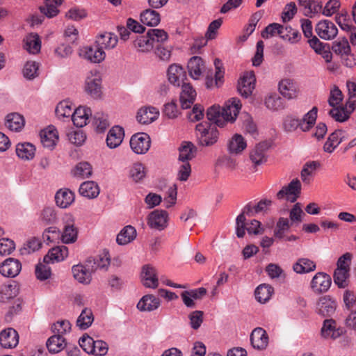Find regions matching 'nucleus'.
Listing matches in <instances>:
<instances>
[{"label": "nucleus", "mask_w": 356, "mask_h": 356, "mask_svg": "<svg viewBox=\"0 0 356 356\" xmlns=\"http://www.w3.org/2000/svg\"><path fill=\"white\" fill-rule=\"evenodd\" d=\"M265 104L268 108L273 111L280 110L284 107L283 98L277 94L268 96L265 100Z\"/></svg>", "instance_id": "54"}, {"label": "nucleus", "mask_w": 356, "mask_h": 356, "mask_svg": "<svg viewBox=\"0 0 356 356\" xmlns=\"http://www.w3.org/2000/svg\"><path fill=\"white\" fill-rule=\"evenodd\" d=\"M273 291V289L268 284H261L255 290V298L259 302L264 303L268 301Z\"/></svg>", "instance_id": "50"}, {"label": "nucleus", "mask_w": 356, "mask_h": 356, "mask_svg": "<svg viewBox=\"0 0 356 356\" xmlns=\"http://www.w3.org/2000/svg\"><path fill=\"white\" fill-rule=\"evenodd\" d=\"M161 304L159 298L153 295L144 296L137 304V308L141 312H152L156 309Z\"/></svg>", "instance_id": "29"}, {"label": "nucleus", "mask_w": 356, "mask_h": 356, "mask_svg": "<svg viewBox=\"0 0 356 356\" xmlns=\"http://www.w3.org/2000/svg\"><path fill=\"white\" fill-rule=\"evenodd\" d=\"M93 124L97 132H104L109 127L108 115L102 112H97L93 117Z\"/></svg>", "instance_id": "53"}, {"label": "nucleus", "mask_w": 356, "mask_h": 356, "mask_svg": "<svg viewBox=\"0 0 356 356\" xmlns=\"http://www.w3.org/2000/svg\"><path fill=\"white\" fill-rule=\"evenodd\" d=\"M92 115L90 108L79 106L72 113V120L77 127H83L86 125L89 115Z\"/></svg>", "instance_id": "30"}, {"label": "nucleus", "mask_w": 356, "mask_h": 356, "mask_svg": "<svg viewBox=\"0 0 356 356\" xmlns=\"http://www.w3.org/2000/svg\"><path fill=\"white\" fill-rule=\"evenodd\" d=\"M179 160L182 162H188L195 156L196 147L191 142H184L179 147Z\"/></svg>", "instance_id": "43"}, {"label": "nucleus", "mask_w": 356, "mask_h": 356, "mask_svg": "<svg viewBox=\"0 0 356 356\" xmlns=\"http://www.w3.org/2000/svg\"><path fill=\"white\" fill-rule=\"evenodd\" d=\"M68 255V249L65 245L52 248L44 257L43 262L45 264L63 261Z\"/></svg>", "instance_id": "25"}, {"label": "nucleus", "mask_w": 356, "mask_h": 356, "mask_svg": "<svg viewBox=\"0 0 356 356\" xmlns=\"http://www.w3.org/2000/svg\"><path fill=\"white\" fill-rule=\"evenodd\" d=\"M270 147V143L263 141L257 144L250 152V159L255 166L261 165L266 162V152Z\"/></svg>", "instance_id": "11"}, {"label": "nucleus", "mask_w": 356, "mask_h": 356, "mask_svg": "<svg viewBox=\"0 0 356 356\" xmlns=\"http://www.w3.org/2000/svg\"><path fill=\"white\" fill-rule=\"evenodd\" d=\"M79 191L81 195L92 199L97 197L99 188L95 181H87L81 184Z\"/></svg>", "instance_id": "36"}, {"label": "nucleus", "mask_w": 356, "mask_h": 356, "mask_svg": "<svg viewBox=\"0 0 356 356\" xmlns=\"http://www.w3.org/2000/svg\"><path fill=\"white\" fill-rule=\"evenodd\" d=\"M159 115V113L156 108L143 107L138 111L136 118L139 123L147 124L156 120Z\"/></svg>", "instance_id": "28"}, {"label": "nucleus", "mask_w": 356, "mask_h": 356, "mask_svg": "<svg viewBox=\"0 0 356 356\" xmlns=\"http://www.w3.org/2000/svg\"><path fill=\"white\" fill-rule=\"evenodd\" d=\"M39 220L45 225L57 223L58 218L55 207L54 206L44 207L40 213Z\"/></svg>", "instance_id": "31"}, {"label": "nucleus", "mask_w": 356, "mask_h": 356, "mask_svg": "<svg viewBox=\"0 0 356 356\" xmlns=\"http://www.w3.org/2000/svg\"><path fill=\"white\" fill-rule=\"evenodd\" d=\"M85 91L93 99H99L102 97V79L99 75L88 76L85 82Z\"/></svg>", "instance_id": "10"}, {"label": "nucleus", "mask_w": 356, "mask_h": 356, "mask_svg": "<svg viewBox=\"0 0 356 356\" xmlns=\"http://www.w3.org/2000/svg\"><path fill=\"white\" fill-rule=\"evenodd\" d=\"M321 167V163L318 161L306 162L301 170V179L304 183L309 184V176L314 175V172Z\"/></svg>", "instance_id": "45"}, {"label": "nucleus", "mask_w": 356, "mask_h": 356, "mask_svg": "<svg viewBox=\"0 0 356 356\" xmlns=\"http://www.w3.org/2000/svg\"><path fill=\"white\" fill-rule=\"evenodd\" d=\"M148 35L150 38L153 49L159 44H164L168 39V34L163 29H152L148 31Z\"/></svg>", "instance_id": "47"}, {"label": "nucleus", "mask_w": 356, "mask_h": 356, "mask_svg": "<svg viewBox=\"0 0 356 356\" xmlns=\"http://www.w3.org/2000/svg\"><path fill=\"white\" fill-rule=\"evenodd\" d=\"M168 77L172 84L179 86L186 79V73L181 65L172 64L168 69Z\"/></svg>", "instance_id": "22"}, {"label": "nucleus", "mask_w": 356, "mask_h": 356, "mask_svg": "<svg viewBox=\"0 0 356 356\" xmlns=\"http://www.w3.org/2000/svg\"><path fill=\"white\" fill-rule=\"evenodd\" d=\"M58 140V131L54 126H49L40 132V140L44 147L54 148Z\"/></svg>", "instance_id": "24"}, {"label": "nucleus", "mask_w": 356, "mask_h": 356, "mask_svg": "<svg viewBox=\"0 0 356 356\" xmlns=\"http://www.w3.org/2000/svg\"><path fill=\"white\" fill-rule=\"evenodd\" d=\"M136 48H138L143 52L149 51L153 49V44L151 43L150 38L148 35V31L146 35L138 36L134 42Z\"/></svg>", "instance_id": "55"}, {"label": "nucleus", "mask_w": 356, "mask_h": 356, "mask_svg": "<svg viewBox=\"0 0 356 356\" xmlns=\"http://www.w3.org/2000/svg\"><path fill=\"white\" fill-rule=\"evenodd\" d=\"M92 260L88 259L86 261V265H74L72 271L74 277L80 283L88 284L92 280V273L93 270H91L90 264Z\"/></svg>", "instance_id": "7"}, {"label": "nucleus", "mask_w": 356, "mask_h": 356, "mask_svg": "<svg viewBox=\"0 0 356 356\" xmlns=\"http://www.w3.org/2000/svg\"><path fill=\"white\" fill-rule=\"evenodd\" d=\"M46 346L50 353H57L67 346V343L63 336L54 334L48 339Z\"/></svg>", "instance_id": "34"}, {"label": "nucleus", "mask_w": 356, "mask_h": 356, "mask_svg": "<svg viewBox=\"0 0 356 356\" xmlns=\"http://www.w3.org/2000/svg\"><path fill=\"white\" fill-rule=\"evenodd\" d=\"M168 214L164 210H155L148 216V225L153 229L163 230L167 226Z\"/></svg>", "instance_id": "12"}, {"label": "nucleus", "mask_w": 356, "mask_h": 356, "mask_svg": "<svg viewBox=\"0 0 356 356\" xmlns=\"http://www.w3.org/2000/svg\"><path fill=\"white\" fill-rule=\"evenodd\" d=\"M250 342L254 349H266L268 344V336L266 330L261 327L254 329L250 334Z\"/></svg>", "instance_id": "16"}, {"label": "nucleus", "mask_w": 356, "mask_h": 356, "mask_svg": "<svg viewBox=\"0 0 356 356\" xmlns=\"http://www.w3.org/2000/svg\"><path fill=\"white\" fill-rule=\"evenodd\" d=\"M301 191V184L298 179H293L288 185V186L283 187L277 193V197L278 199H282L285 195H293L294 197L291 200V202H294Z\"/></svg>", "instance_id": "26"}, {"label": "nucleus", "mask_w": 356, "mask_h": 356, "mask_svg": "<svg viewBox=\"0 0 356 356\" xmlns=\"http://www.w3.org/2000/svg\"><path fill=\"white\" fill-rule=\"evenodd\" d=\"M316 31L322 39L331 40L337 35L338 29L332 22L325 19L317 24Z\"/></svg>", "instance_id": "14"}, {"label": "nucleus", "mask_w": 356, "mask_h": 356, "mask_svg": "<svg viewBox=\"0 0 356 356\" xmlns=\"http://www.w3.org/2000/svg\"><path fill=\"white\" fill-rule=\"evenodd\" d=\"M280 93L286 98L290 99L296 96V91L293 83L289 79L282 80L279 83Z\"/></svg>", "instance_id": "52"}, {"label": "nucleus", "mask_w": 356, "mask_h": 356, "mask_svg": "<svg viewBox=\"0 0 356 356\" xmlns=\"http://www.w3.org/2000/svg\"><path fill=\"white\" fill-rule=\"evenodd\" d=\"M272 201L267 199L261 200L256 205H252L251 203L246 204L243 209L242 212L236 219V234L238 238H243L245 235V216L249 217L254 216L255 214L266 211L268 207L270 206Z\"/></svg>", "instance_id": "2"}, {"label": "nucleus", "mask_w": 356, "mask_h": 356, "mask_svg": "<svg viewBox=\"0 0 356 356\" xmlns=\"http://www.w3.org/2000/svg\"><path fill=\"white\" fill-rule=\"evenodd\" d=\"M241 107L240 101L232 98L222 108L216 105L209 107L207 111V118L214 123L213 125L222 127L227 122L235 121Z\"/></svg>", "instance_id": "1"}, {"label": "nucleus", "mask_w": 356, "mask_h": 356, "mask_svg": "<svg viewBox=\"0 0 356 356\" xmlns=\"http://www.w3.org/2000/svg\"><path fill=\"white\" fill-rule=\"evenodd\" d=\"M214 65L216 67L215 79H213L212 76H209V74L207 76L205 84L207 88H212L214 83L217 87H219L220 85L222 83V79L223 78V72L221 70V60L218 58H216L214 61Z\"/></svg>", "instance_id": "40"}, {"label": "nucleus", "mask_w": 356, "mask_h": 356, "mask_svg": "<svg viewBox=\"0 0 356 356\" xmlns=\"http://www.w3.org/2000/svg\"><path fill=\"white\" fill-rule=\"evenodd\" d=\"M196 132L199 144L202 146H211L218 138V131L216 125L210 123H200L196 125Z\"/></svg>", "instance_id": "4"}, {"label": "nucleus", "mask_w": 356, "mask_h": 356, "mask_svg": "<svg viewBox=\"0 0 356 356\" xmlns=\"http://www.w3.org/2000/svg\"><path fill=\"white\" fill-rule=\"evenodd\" d=\"M346 106H334L329 111V115L337 122H343L347 121L352 113Z\"/></svg>", "instance_id": "48"}, {"label": "nucleus", "mask_w": 356, "mask_h": 356, "mask_svg": "<svg viewBox=\"0 0 356 356\" xmlns=\"http://www.w3.org/2000/svg\"><path fill=\"white\" fill-rule=\"evenodd\" d=\"M136 236V229L128 225L118 234L116 241L119 245H125L132 241Z\"/></svg>", "instance_id": "42"}, {"label": "nucleus", "mask_w": 356, "mask_h": 356, "mask_svg": "<svg viewBox=\"0 0 356 356\" xmlns=\"http://www.w3.org/2000/svg\"><path fill=\"white\" fill-rule=\"evenodd\" d=\"M118 42L117 35L111 32L99 34L97 36L95 40L97 46L99 47L102 50L113 49L117 45Z\"/></svg>", "instance_id": "27"}, {"label": "nucleus", "mask_w": 356, "mask_h": 356, "mask_svg": "<svg viewBox=\"0 0 356 356\" xmlns=\"http://www.w3.org/2000/svg\"><path fill=\"white\" fill-rule=\"evenodd\" d=\"M331 283L332 280L328 274L319 272L312 280L311 287L315 293H322L328 291Z\"/></svg>", "instance_id": "9"}, {"label": "nucleus", "mask_w": 356, "mask_h": 356, "mask_svg": "<svg viewBox=\"0 0 356 356\" xmlns=\"http://www.w3.org/2000/svg\"><path fill=\"white\" fill-rule=\"evenodd\" d=\"M335 301L329 296H323L319 298L316 304V309L318 314L323 316H330L336 310Z\"/></svg>", "instance_id": "23"}, {"label": "nucleus", "mask_w": 356, "mask_h": 356, "mask_svg": "<svg viewBox=\"0 0 356 356\" xmlns=\"http://www.w3.org/2000/svg\"><path fill=\"white\" fill-rule=\"evenodd\" d=\"M255 75L253 71L245 72L238 83V91L241 96L247 98L252 92L255 86Z\"/></svg>", "instance_id": "8"}, {"label": "nucleus", "mask_w": 356, "mask_h": 356, "mask_svg": "<svg viewBox=\"0 0 356 356\" xmlns=\"http://www.w3.org/2000/svg\"><path fill=\"white\" fill-rule=\"evenodd\" d=\"M332 50L335 54L341 55V57H343V55H347L348 53L350 52V47L346 38L343 37L333 42Z\"/></svg>", "instance_id": "51"}, {"label": "nucleus", "mask_w": 356, "mask_h": 356, "mask_svg": "<svg viewBox=\"0 0 356 356\" xmlns=\"http://www.w3.org/2000/svg\"><path fill=\"white\" fill-rule=\"evenodd\" d=\"M187 67L191 78L198 79L204 68V61L199 56H193L189 60Z\"/></svg>", "instance_id": "33"}, {"label": "nucleus", "mask_w": 356, "mask_h": 356, "mask_svg": "<svg viewBox=\"0 0 356 356\" xmlns=\"http://www.w3.org/2000/svg\"><path fill=\"white\" fill-rule=\"evenodd\" d=\"M293 269L297 273H307L314 271L316 264L307 258H300L293 264Z\"/></svg>", "instance_id": "46"}, {"label": "nucleus", "mask_w": 356, "mask_h": 356, "mask_svg": "<svg viewBox=\"0 0 356 356\" xmlns=\"http://www.w3.org/2000/svg\"><path fill=\"white\" fill-rule=\"evenodd\" d=\"M48 264L39 263L35 266V276L38 280L44 281L49 279L51 275V268L47 266Z\"/></svg>", "instance_id": "62"}, {"label": "nucleus", "mask_w": 356, "mask_h": 356, "mask_svg": "<svg viewBox=\"0 0 356 356\" xmlns=\"http://www.w3.org/2000/svg\"><path fill=\"white\" fill-rule=\"evenodd\" d=\"M74 200V195L68 189H60L55 195L56 204L60 208H67Z\"/></svg>", "instance_id": "32"}, {"label": "nucleus", "mask_w": 356, "mask_h": 356, "mask_svg": "<svg viewBox=\"0 0 356 356\" xmlns=\"http://www.w3.org/2000/svg\"><path fill=\"white\" fill-rule=\"evenodd\" d=\"M247 147L244 138L238 134H234L227 144L228 151L231 154H239Z\"/></svg>", "instance_id": "35"}, {"label": "nucleus", "mask_w": 356, "mask_h": 356, "mask_svg": "<svg viewBox=\"0 0 356 356\" xmlns=\"http://www.w3.org/2000/svg\"><path fill=\"white\" fill-rule=\"evenodd\" d=\"M21 285L16 281H10L8 284L0 286V302H6L16 297L20 291Z\"/></svg>", "instance_id": "18"}, {"label": "nucleus", "mask_w": 356, "mask_h": 356, "mask_svg": "<svg viewBox=\"0 0 356 356\" xmlns=\"http://www.w3.org/2000/svg\"><path fill=\"white\" fill-rule=\"evenodd\" d=\"M77 234V229L73 225H65L61 235L63 242L65 243L74 242L76 240Z\"/></svg>", "instance_id": "59"}, {"label": "nucleus", "mask_w": 356, "mask_h": 356, "mask_svg": "<svg viewBox=\"0 0 356 356\" xmlns=\"http://www.w3.org/2000/svg\"><path fill=\"white\" fill-rule=\"evenodd\" d=\"M6 127L13 131H20L22 128V115L18 113H12L6 115Z\"/></svg>", "instance_id": "41"}, {"label": "nucleus", "mask_w": 356, "mask_h": 356, "mask_svg": "<svg viewBox=\"0 0 356 356\" xmlns=\"http://www.w3.org/2000/svg\"><path fill=\"white\" fill-rule=\"evenodd\" d=\"M73 174L78 177H88L92 175V166L88 162H81L76 165Z\"/></svg>", "instance_id": "57"}, {"label": "nucleus", "mask_w": 356, "mask_h": 356, "mask_svg": "<svg viewBox=\"0 0 356 356\" xmlns=\"http://www.w3.org/2000/svg\"><path fill=\"white\" fill-rule=\"evenodd\" d=\"M81 55L84 58L94 63H99L105 58L106 54L99 47L97 46L95 42L92 46H86L81 50Z\"/></svg>", "instance_id": "15"}, {"label": "nucleus", "mask_w": 356, "mask_h": 356, "mask_svg": "<svg viewBox=\"0 0 356 356\" xmlns=\"http://www.w3.org/2000/svg\"><path fill=\"white\" fill-rule=\"evenodd\" d=\"M39 64L35 61H27L24 66V77L31 80L38 76Z\"/></svg>", "instance_id": "61"}, {"label": "nucleus", "mask_w": 356, "mask_h": 356, "mask_svg": "<svg viewBox=\"0 0 356 356\" xmlns=\"http://www.w3.org/2000/svg\"><path fill=\"white\" fill-rule=\"evenodd\" d=\"M145 175V168L142 163H134L130 170V176L136 182L142 180Z\"/></svg>", "instance_id": "63"}, {"label": "nucleus", "mask_w": 356, "mask_h": 356, "mask_svg": "<svg viewBox=\"0 0 356 356\" xmlns=\"http://www.w3.org/2000/svg\"><path fill=\"white\" fill-rule=\"evenodd\" d=\"M150 145V138L145 133L136 134L130 139V147L138 154H145L149 150Z\"/></svg>", "instance_id": "5"}, {"label": "nucleus", "mask_w": 356, "mask_h": 356, "mask_svg": "<svg viewBox=\"0 0 356 356\" xmlns=\"http://www.w3.org/2000/svg\"><path fill=\"white\" fill-rule=\"evenodd\" d=\"M154 54L156 56L162 61L168 62L170 60L172 53V48L170 47L165 46L164 44H159L155 46Z\"/></svg>", "instance_id": "60"}, {"label": "nucleus", "mask_w": 356, "mask_h": 356, "mask_svg": "<svg viewBox=\"0 0 356 356\" xmlns=\"http://www.w3.org/2000/svg\"><path fill=\"white\" fill-rule=\"evenodd\" d=\"M26 49L29 54H37L41 49V40L36 33H31L26 36Z\"/></svg>", "instance_id": "37"}, {"label": "nucleus", "mask_w": 356, "mask_h": 356, "mask_svg": "<svg viewBox=\"0 0 356 356\" xmlns=\"http://www.w3.org/2000/svg\"><path fill=\"white\" fill-rule=\"evenodd\" d=\"M317 112V107L314 106L301 120L293 115L286 116L283 120L284 130L286 132H292L300 127L302 131H308L316 122Z\"/></svg>", "instance_id": "3"}, {"label": "nucleus", "mask_w": 356, "mask_h": 356, "mask_svg": "<svg viewBox=\"0 0 356 356\" xmlns=\"http://www.w3.org/2000/svg\"><path fill=\"white\" fill-rule=\"evenodd\" d=\"M349 271L350 269L336 268L334 272V282L336 285L340 289H344L348 285V282L347 281L349 277Z\"/></svg>", "instance_id": "49"}, {"label": "nucleus", "mask_w": 356, "mask_h": 356, "mask_svg": "<svg viewBox=\"0 0 356 356\" xmlns=\"http://www.w3.org/2000/svg\"><path fill=\"white\" fill-rule=\"evenodd\" d=\"M140 21L145 25L156 26L160 23V15L152 9H146L140 14Z\"/></svg>", "instance_id": "39"}, {"label": "nucleus", "mask_w": 356, "mask_h": 356, "mask_svg": "<svg viewBox=\"0 0 356 356\" xmlns=\"http://www.w3.org/2000/svg\"><path fill=\"white\" fill-rule=\"evenodd\" d=\"M344 332V329L337 327V322L332 318L324 320L321 329V336L324 339L335 340L343 335Z\"/></svg>", "instance_id": "6"}, {"label": "nucleus", "mask_w": 356, "mask_h": 356, "mask_svg": "<svg viewBox=\"0 0 356 356\" xmlns=\"http://www.w3.org/2000/svg\"><path fill=\"white\" fill-rule=\"evenodd\" d=\"M19 343V335L13 328H7L0 332V344L4 348H15Z\"/></svg>", "instance_id": "20"}, {"label": "nucleus", "mask_w": 356, "mask_h": 356, "mask_svg": "<svg viewBox=\"0 0 356 356\" xmlns=\"http://www.w3.org/2000/svg\"><path fill=\"white\" fill-rule=\"evenodd\" d=\"M61 3L62 0H44V6H40L39 10L47 17L51 18L58 15L59 10L57 6Z\"/></svg>", "instance_id": "38"}, {"label": "nucleus", "mask_w": 356, "mask_h": 356, "mask_svg": "<svg viewBox=\"0 0 356 356\" xmlns=\"http://www.w3.org/2000/svg\"><path fill=\"white\" fill-rule=\"evenodd\" d=\"M196 92L192 86L188 83H181V92L180 94V103L182 109H187L194 103Z\"/></svg>", "instance_id": "19"}, {"label": "nucleus", "mask_w": 356, "mask_h": 356, "mask_svg": "<svg viewBox=\"0 0 356 356\" xmlns=\"http://www.w3.org/2000/svg\"><path fill=\"white\" fill-rule=\"evenodd\" d=\"M22 269L20 261L14 258H8L0 264V273L5 277H14Z\"/></svg>", "instance_id": "17"}, {"label": "nucleus", "mask_w": 356, "mask_h": 356, "mask_svg": "<svg viewBox=\"0 0 356 356\" xmlns=\"http://www.w3.org/2000/svg\"><path fill=\"white\" fill-rule=\"evenodd\" d=\"M291 224L287 218H280L275 229L274 230V236L275 238L282 239L284 237V232L290 228Z\"/></svg>", "instance_id": "58"}, {"label": "nucleus", "mask_w": 356, "mask_h": 356, "mask_svg": "<svg viewBox=\"0 0 356 356\" xmlns=\"http://www.w3.org/2000/svg\"><path fill=\"white\" fill-rule=\"evenodd\" d=\"M124 137V129L118 125L113 127L108 131L106 137V145L111 149L120 145Z\"/></svg>", "instance_id": "21"}, {"label": "nucleus", "mask_w": 356, "mask_h": 356, "mask_svg": "<svg viewBox=\"0 0 356 356\" xmlns=\"http://www.w3.org/2000/svg\"><path fill=\"white\" fill-rule=\"evenodd\" d=\"M141 282L147 288L155 289L159 285V279L156 269L151 265L143 266L141 271Z\"/></svg>", "instance_id": "13"}, {"label": "nucleus", "mask_w": 356, "mask_h": 356, "mask_svg": "<svg viewBox=\"0 0 356 356\" xmlns=\"http://www.w3.org/2000/svg\"><path fill=\"white\" fill-rule=\"evenodd\" d=\"M94 316L90 309H83L76 320V326L81 330H86L92 323Z\"/></svg>", "instance_id": "44"}, {"label": "nucleus", "mask_w": 356, "mask_h": 356, "mask_svg": "<svg viewBox=\"0 0 356 356\" xmlns=\"http://www.w3.org/2000/svg\"><path fill=\"white\" fill-rule=\"evenodd\" d=\"M282 38L288 40L291 43H295L300 40L301 35L298 31L293 29L291 26H286L284 27Z\"/></svg>", "instance_id": "64"}, {"label": "nucleus", "mask_w": 356, "mask_h": 356, "mask_svg": "<svg viewBox=\"0 0 356 356\" xmlns=\"http://www.w3.org/2000/svg\"><path fill=\"white\" fill-rule=\"evenodd\" d=\"M284 26L282 25L277 23H272L268 25L261 32V37L268 38L269 37H273L275 34H277L282 38Z\"/></svg>", "instance_id": "56"}]
</instances>
